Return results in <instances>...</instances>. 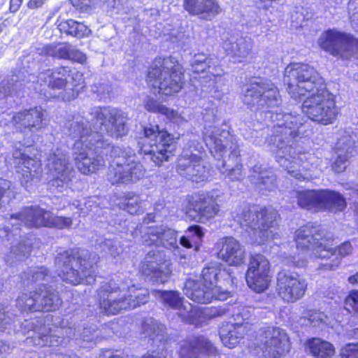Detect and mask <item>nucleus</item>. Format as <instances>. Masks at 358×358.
<instances>
[{"instance_id":"f257e3e1","label":"nucleus","mask_w":358,"mask_h":358,"mask_svg":"<svg viewBox=\"0 0 358 358\" xmlns=\"http://www.w3.org/2000/svg\"><path fill=\"white\" fill-rule=\"evenodd\" d=\"M127 115L117 108L95 107L85 116H76L67 125L69 134L78 138L73 145L78 169L85 175L95 173L105 162L97 155L108 143L100 134L117 138L127 133Z\"/></svg>"},{"instance_id":"f03ea898","label":"nucleus","mask_w":358,"mask_h":358,"mask_svg":"<svg viewBox=\"0 0 358 358\" xmlns=\"http://www.w3.org/2000/svg\"><path fill=\"white\" fill-rule=\"evenodd\" d=\"M321 80L317 71L307 64L292 63L285 69L284 82L289 94L294 99L306 98L303 113L311 120L327 125L336 119L338 108L335 96L317 87Z\"/></svg>"},{"instance_id":"7ed1b4c3","label":"nucleus","mask_w":358,"mask_h":358,"mask_svg":"<svg viewBox=\"0 0 358 358\" xmlns=\"http://www.w3.org/2000/svg\"><path fill=\"white\" fill-rule=\"evenodd\" d=\"M271 118L273 121H277L273 126V135L269 143L271 151L275 154L280 166L292 177L299 180H306L307 178L299 170L305 157L304 154L296 152L289 145L291 138L296 135L297 129L302 124L301 116L276 113L272 114Z\"/></svg>"},{"instance_id":"20e7f679","label":"nucleus","mask_w":358,"mask_h":358,"mask_svg":"<svg viewBox=\"0 0 358 358\" xmlns=\"http://www.w3.org/2000/svg\"><path fill=\"white\" fill-rule=\"evenodd\" d=\"M136 291L134 285H118L114 281L103 282L97 290L100 312L116 315L145 303L148 299L147 291L140 289L138 294Z\"/></svg>"},{"instance_id":"39448f33","label":"nucleus","mask_w":358,"mask_h":358,"mask_svg":"<svg viewBox=\"0 0 358 358\" xmlns=\"http://www.w3.org/2000/svg\"><path fill=\"white\" fill-rule=\"evenodd\" d=\"M278 212L271 207H250L236 216L235 220L242 227L252 230V239L259 245L268 244L280 238L275 226Z\"/></svg>"},{"instance_id":"423d86ee","label":"nucleus","mask_w":358,"mask_h":358,"mask_svg":"<svg viewBox=\"0 0 358 358\" xmlns=\"http://www.w3.org/2000/svg\"><path fill=\"white\" fill-rule=\"evenodd\" d=\"M98 256L87 250L78 252L76 258L69 253L59 255L56 258L57 275L66 282L78 285L82 282L91 283L94 281L95 265Z\"/></svg>"},{"instance_id":"0eeeda50","label":"nucleus","mask_w":358,"mask_h":358,"mask_svg":"<svg viewBox=\"0 0 358 358\" xmlns=\"http://www.w3.org/2000/svg\"><path fill=\"white\" fill-rule=\"evenodd\" d=\"M111 156L113 159L107 174L111 184H134L144 178L146 169L130 147H114Z\"/></svg>"},{"instance_id":"6e6552de","label":"nucleus","mask_w":358,"mask_h":358,"mask_svg":"<svg viewBox=\"0 0 358 358\" xmlns=\"http://www.w3.org/2000/svg\"><path fill=\"white\" fill-rule=\"evenodd\" d=\"M147 80L160 94L177 93L183 85L182 66L172 57L157 59L148 71Z\"/></svg>"},{"instance_id":"1a4fd4ad","label":"nucleus","mask_w":358,"mask_h":358,"mask_svg":"<svg viewBox=\"0 0 358 358\" xmlns=\"http://www.w3.org/2000/svg\"><path fill=\"white\" fill-rule=\"evenodd\" d=\"M295 241L296 247L307 252L312 251V255L320 259L329 258L336 255L342 259L352 255L353 247L350 241H345L338 247L333 248V240H326L320 237L315 227L310 225L302 227L296 231Z\"/></svg>"},{"instance_id":"9d476101","label":"nucleus","mask_w":358,"mask_h":358,"mask_svg":"<svg viewBox=\"0 0 358 358\" xmlns=\"http://www.w3.org/2000/svg\"><path fill=\"white\" fill-rule=\"evenodd\" d=\"M295 197L299 206L306 209L327 210L336 213L346 207L344 197L329 190H303L296 192Z\"/></svg>"},{"instance_id":"9b49d317","label":"nucleus","mask_w":358,"mask_h":358,"mask_svg":"<svg viewBox=\"0 0 358 358\" xmlns=\"http://www.w3.org/2000/svg\"><path fill=\"white\" fill-rule=\"evenodd\" d=\"M243 101L255 110L271 109L281 102L278 88L270 81L251 83L245 91Z\"/></svg>"},{"instance_id":"f8f14e48","label":"nucleus","mask_w":358,"mask_h":358,"mask_svg":"<svg viewBox=\"0 0 358 358\" xmlns=\"http://www.w3.org/2000/svg\"><path fill=\"white\" fill-rule=\"evenodd\" d=\"M145 138L154 141L150 143L152 149L145 152L151 156V160L156 166H160L164 162H168L176 149L175 141L166 131L159 130V126L150 125L144 128Z\"/></svg>"},{"instance_id":"ddd939ff","label":"nucleus","mask_w":358,"mask_h":358,"mask_svg":"<svg viewBox=\"0 0 358 358\" xmlns=\"http://www.w3.org/2000/svg\"><path fill=\"white\" fill-rule=\"evenodd\" d=\"M47 166L52 176L49 185L59 189L61 192L62 189L67 188L75 174L67 153L59 148L52 150L48 157Z\"/></svg>"},{"instance_id":"4468645a","label":"nucleus","mask_w":358,"mask_h":358,"mask_svg":"<svg viewBox=\"0 0 358 358\" xmlns=\"http://www.w3.org/2000/svg\"><path fill=\"white\" fill-rule=\"evenodd\" d=\"M308 283L297 273L282 270L277 274L276 290L285 302L294 303L301 299L306 291Z\"/></svg>"},{"instance_id":"2eb2a0df","label":"nucleus","mask_w":358,"mask_h":358,"mask_svg":"<svg viewBox=\"0 0 358 358\" xmlns=\"http://www.w3.org/2000/svg\"><path fill=\"white\" fill-rule=\"evenodd\" d=\"M257 346L266 357H280L289 351V338L279 328L267 327L262 330L257 338Z\"/></svg>"},{"instance_id":"dca6fc26","label":"nucleus","mask_w":358,"mask_h":358,"mask_svg":"<svg viewBox=\"0 0 358 358\" xmlns=\"http://www.w3.org/2000/svg\"><path fill=\"white\" fill-rule=\"evenodd\" d=\"M270 264L262 255L255 254L250 257L246 273V282L248 287L256 292L265 291L269 286Z\"/></svg>"},{"instance_id":"f3484780","label":"nucleus","mask_w":358,"mask_h":358,"mask_svg":"<svg viewBox=\"0 0 358 358\" xmlns=\"http://www.w3.org/2000/svg\"><path fill=\"white\" fill-rule=\"evenodd\" d=\"M171 264L164 259L162 252L150 250L141 265L143 274L150 281L163 284L168 281L171 274Z\"/></svg>"},{"instance_id":"a211bd4d","label":"nucleus","mask_w":358,"mask_h":358,"mask_svg":"<svg viewBox=\"0 0 358 358\" xmlns=\"http://www.w3.org/2000/svg\"><path fill=\"white\" fill-rule=\"evenodd\" d=\"M72 223L71 217L56 216L39 207H27L24 209V224L27 227H48L62 229L70 227Z\"/></svg>"},{"instance_id":"6ab92c4d","label":"nucleus","mask_w":358,"mask_h":358,"mask_svg":"<svg viewBox=\"0 0 358 358\" xmlns=\"http://www.w3.org/2000/svg\"><path fill=\"white\" fill-rule=\"evenodd\" d=\"M177 171L180 176L196 182L204 181L209 176V171L203 164L201 158L187 150H184L178 158Z\"/></svg>"},{"instance_id":"aec40b11","label":"nucleus","mask_w":358,"mask_h":358,"mask_svg":"<svg viewBox=\"0 0 358 358\" xmlns=\"http://www.w3.org/2000/svg\"><path fill=\"white\" fill-rule=\"evenodd\" d=\"M348 41V34L336 29H329L321 34L317 43L323 50L344 59L350 58L352 55V51L346 48Z\"/></svg>"},{"instance_id":"412c9836","label":"nucleus","mask_w":358,"mask_h":358,"mask_svg":"<svg viewBox=\"0 0 358 358\" xmlns=\"http://www.w3.org/2000/svg\"><path fill=\"white\" fill-rule=\"evenodd\" d=\"M155 297L165 306L177 310L178 315L187 323L194 322L197 316V310L188 302H185L178 291H153Z\"/></svg>"},{"instance_id":"4be33fe9","label":"nucleus","mask_w":358,"mask_h":358,"mask_svg":"<svg viewBox=\"0 0 358 358\" xmlns=\"http://www.w3.org/2000/svg\"><path fill=\"white\" fill-rule=\"evenodd\" d=\"M184 294L189 299L199 303H210L213 299L224 300L227 294L220 287H210L198 280L188 279L184 287Z\"/></svg>"},{"instance_id":"5701e85b","label":"nucleus","mask_w":358,"mask_h":358,"mask_svg":"<svg viewBox=\"0 0 358 358\" xmlns=\"http://www.w3.org/2000/svg\"><path fill=\"white\" fill-rule=\"evenodd\" d=\"M356 140V134L349 131H345L338 138L335 146L336 157L331 165L334 172L341 173L346 169L350 156L355 147Z\"/></svg>"},{"instance_id":"b1692460","label":"nucleus","mask_w":358,"mask_h":358,"mask_svg":"<svg viewBox=\"0 0 358 358\" xmlns=\"http://www.w3.org/2000/svg\"><path fill=\"white\" fill-rule=\"evenodd\" d=\"M217 349L208 338L200 335L190 338L181 344L180 358H199L203 355H215Z\"/></svg>"},{"instance_id":"393cba45","label":"nucleus","mask_w":358,"mask_h":358,"mask_svg":"<svg viewBox=\"0 0 358 358\" xmlns=\"http://www.w3.org/2000/svg\"><path fill=\"white\" fill-rule=\"evenodd\" d=\"M143 243L146 245H161L170 250L178 248L176 231L164 226L149 228Z\"/></svg>"},{"instance_id":"a878e982","label":"nucleus","mask_w":358,"mask_h":358,"mask_svg":"<svg viewBox=\"0 0 358 358\" xmlns=\"http://www.w3.org/2000/svg\"><path fill=\"white\" fill-rule=\"evenodd\" d=\"M26 326L33 328V334L26 338L27 343H33L41 347L57 346L62 341L60 336L52 334V329L43 324L41 320L27 322Z\"/></svg>"},{"instance_id":"bb28decb","label":"nucleus","mask_w":358,"mask_h":358,"mask_svg":"<svg viewBox=\"0 0 358 358\" xmlns=\"http://www.w3.org/2000/svg\"><path fill=\"white\" fill-rule=\"evenodd\" d=\"M183 6L190 15L206 21H211L222 12L215 0H184Z\"/></svg>"},{"instance_id":"cd10ccee","label":"nucleus","mask_w":358,"mask_h":358,"mask_svg":"<svg viewBox=\"0 0 358 358\" xmlns=\"http://www.w3.org/2000/svg\"><path fill=\"white\" fill-rule=\"evenodd\" d=\"M192 211L196 213L197 220L201 222L214 217L219 211L217 196L211 192L199 194L192 203L189 213Z\"/></svg>"},{"instance_id":"c85d7f7f","label":"nucleus","mask_w":358,"mask_h":358,"mask_svg":"<svg viewBox=\"0 0 358 358\" xmlns=\"http://www.w3.org/2000/svg\"><path fill=\"white\" fill-rule=\"evenodd\" d=\"M252 330L248 323H226L220 329V337L223 345L229 348H234Z\"/></svg>"},{"instance_id":"c756f323","label":"nucleus","mask_w":358,"mask_h":358,"mask_svg":"<svg viewBox=\"0 0 358 358\" xmlns=\"http://www.w3.org/2000/svg\"><path fill=\"white\" fill-rule=\"evenodd\" d=\"M70 76V69L67 67H60L55 70H47L41 72L38 76L37 83L42 86H47L52 90H61L68 89Z\"/></svg>"},{"instance_id":"7c9ffc66","label":"nucleus","mask_w":358,"mask_h":358,"mask_svg":"<svg viewBox=\"0 0 358 358\" xmlns=\"http://www.w3.org/2000/svg\"><path fill=\"white\" fill-rule=\"evenodd\" d=\"M45 111L41 107H34L24 111V136L30 135L27 141V146H31L38 139L36 131L45 125Z\"/></svg>"},{"instance_id":"2f4dec72","label":"nucleus","mask_w":358,"mask_h":358,"mask_svg":"<svg viewBox=\"0 0 358 358\" xmlns=\"http://www.w3.org/2000/svg\"><path fill=\"white\" fill-rule=\"evenodd\" d=\"M218 256L231 266H238L244 262L245 251L238 241L228 237L223 242Z\"/></svg>"},{"instance_id":"473e14b6","label":"nucleus","mask_w":358,"mask_h":358,"mask_svg":"<svg viewBox=\"0 0 358 358\" xmlns=\"http://www.w3.org/2000/svg\"><path fill=\"white\" fill-rule=\"evenodd\" d=\"M228 136L227 130L215 127L207 129L204 141L212 153H222L225 151Z\"/></svg>"},{"instance_id":"72a5a7b5","label":"nucleus","mask_w":358,"mask_h":358,"mask_svg":"<svg viewBox=\"0 0 358 358\" xmlns=\"http://www.w3.org/2000/svg\"><path fill=\"white\" fill-rule=\"evenodd\" d=\"M250 180L261 191L271 192L276 186V178L271 171L263 169L261 166L256 165L252 168Z\"/></svg>"},{"instance_id":"f704fd0d","label":"nucleus","mask_w":358,"mask_h":358,"mask_svg":"<svg viewBox=\"0 0 358 358\" xmlns=\"http://www.w3.org/2000/svg\"><path fill=\"white\" fill-rule=\"evenodd\" d=\"M35 296L40 298L41 303V311H53L59 308L62 301L58 296L57 292L50 289L47 285H42L35 292Z\"/></svg>"},{"instance_id":"c9c22d12","label":"nucleus","mask_w":358,"mask_h":358,"mask_svg":"<svg viewBox=\"0 0 358 358\" xmlns=\"http://www.w3.org/2000/svg\"><path fill=\"white\" fill-rule=\"evenodd\" d=\"M306 352L315 358H331L335 354L334 345L320 338H313L305 344Z\"/></svg>"},{"instance_id":"e433bc0d","label":"nucleus","mask_w":358,"mask_h":358,"mask_svg":"<svg viewBox=\"0 0 358 358\" xmlns=\"http://www.w3.org/2000/svg\"><path fill=\"white\" fill-rule=\"evenodd\" d=\"M68 80L70 81L68 85V89L59 92V94L57 96V97L61 98L64 101H70L76 98L79 90L84 87L83 76L80 72H73L70 70V76L68 78ZM54 96H56V95H54Z\"/></svg>"},{"instance_id":"4c0bfd02","label":"nucleus","mask_w":358,"mask_h":358,"mask_svg":"<svg viewBox=\"0 0 358 358\" xmlns=\"http://www.w3.org/2000/svg\"><path fill=\"white\" fill-rule=\"evenodd\" d=\"M252 44L250 38L241 37L235 41L229 42L226 46V51L232 57L245 59L250 55Z\"/></svg>"},{"instance_id":"58836bf2","label":"nucleus","mask_w":358,"mask_h":358,"mask_svg":"<svg viewBox=\"0 0 358 358\" xmlns=\"http://www.w3.org/2000/svg\"><path fill=\"white\" fill-rule=\"evenodd\" d=\"M164 333V326L153 318H147L142 324L141 334L145 337L162 342L165 339Z\"/></svg>"},{"instance_id":"ea45409f","label":"nucleus","mask_w":358,"mask_h":358,"mask_svg":"<svg viewBox=\"0 0 358 358\" xmlns=\"http://www.w3.org/2000/svg\"><path fill=\"white\" fill-rule=\"evenodd\" d=\"M144 106L148 111L164 115L175 123L181 124L184 121L183 117L177 111L170 110L165 106L161 105L153 99H147L145 101Z\"/></svg>"},{"instance_id":"a19ab883","label":"nucleus","mask_w":358,"mask_h":358,"mask_svg":"<svg viewBox=\"0 0 358 358\" xmlns=\"http://www.w3.org/2000/svg\"><path fill=\"white\" fill-rule=\"evenodd\" d=\"M203 236V233L201 228L198 225H194L189 227L186 235L180 238V243L186 248H194L196 250H198Z\"/></svg>"},{"instance_id":"79ce46f5","label":"nucleus","mask_w":358,"mask_h":358,"mask_svg":"<svg viewBox=\"0 0 358 358\" xmlns=\"http://www.w3.org/2000/svg\"><path fill=\"white\" fill-rule=\"evenodd\" d=\"M58 28L62 32L78 38L87 36L90 32V30L84 24L73 20L61 22L58 24Z\"/></svg>"},{"instance_id":"37998d69","label":"nucleus","mask_w":358,"mask_h":358,"mask_svg":"<svg viewBox=\"0 0 358 358\" xmlns=\"http://www.w3.org/2000/svg\"><path fill=\"white\" fill-rule=\"evenodd\" d=\"M71 45L65 43H53L44 46L41 53L46 56L67 59Z\"/></svg>"},{"instance_id":"c03bdc74","label":"nucleus","mask_w":358,"mask_h":358,"mask_svg":"<svg viewBox=\"0 0 358 358\" xmlns=\"http://www.w3.org/2000/svg\"><path fill=\"white\" fill-rule=\"evenodd\" d=\"M41 171V164L40 160L34 155V157L26 156L24 153V179H32L37 177Z\"/></svg>"},{"instance_id":"a18cd8bd","label":"nucleus","mask_w":358,"mask_h":358,"mask_svg":"<svg viewBox=\"0 0 358 358\" xmlns=\"http://www.w3.org/2000/svg\"><path fill=\"white\" fill-rule=\"evenodd\" d=\"M220 272L221 270L217 264H211L203 269L202 278L199 281L207 284L208 286L218 287L217 282Z\"/></svg>"},{"instance_id":"49530a36","label":"nucleus","mask_w":358,"mask_h":358,"mask_svg":"<svg viewBox=\"0 0 358 358\" xmlns=\"http://www.w3.org/2000/svg\"><path fill=\"white\" fill-rule=\"evenodd\" d=\"M123 205L124 209L131 215L142 213L144 211L139 196L133 193L125 194Z\"/></svg>"},{"instance_id":"de8ad7c7","label":"nucleus","mask_w":358,"mask_h":358,"mask_svg":"<svg viewBox=\"0 0 358 358\" xmlns=\"http://www.w3.org/2000/svg\"><path fill=\"white\" fill-rule=\"evenodd\" d=\"M102 250L108 252L111 256L115 257L122 252V246L117 240L106 239L100 245Z\"/></svg>"},{"instance_id":"09e8293b","label":"nucleus","mask_w":358,"mask_h":358,"mask_svg":"<svg viewBox=\"0 0 358 358\" xmlns=\"http://www.w3.org/2000/svg\"><path fill=\"white\" fill-rule=\"evenodd\" d=\"M348 10L352 27L358 31V0H350Z\"/></svg>"},{"instance_id":"8fccbe9b","label":"nucleus","mask_w":358,"mask_h":358,"mask_svg":"<svg viewBox=\"0 0 358 358\" xmlns=\"http://www.w3.org/2000/svg\"><path fill=\"white\" fill-rule=\"evenodd\" d=\"M226 178H228L231 181H238L243 178L244 176L242 171V164L237 162L235 167L230 169H225L224 171L221 170Z\"/></svg>"},{"instance_id":"3c124183","label":"nucleus","mask_w":358,"mask_h":358,"mask_svg":"<svg viewBox=\"0 0 358 358\" xmlns=\"http://www.w3.org/2000/svg\"><path fill=\"white\" fill-rule=\"evenodd\" d=\"M25 309L29 311H41L40 298L35 296V292H31L29 298L26 299L24 301V310Z\"/></svg>"},{"instance_id":"603ef678","label":"nucleus","mask_w":358,"mask_h":358,"mask_svg":"<svg viewBox=\"0 0 358 358\" xmlns=\"http://www.w3.org/2000/svg\"><path fill=\"white\" fill-rule=\"evenodd\" d=\"M341 358H358V343H348L341 349Z\"/></svg>"},{"instance_id":"864d4df0","label":"nucleus","mask_w":358,"mask_h":358,"mask_svg":"<svg viewBox=\"0 0 358 358\" xmlns=\"http://www.w3.org/2000/svg\"><path fill=\"white\" fill-rule=\"evenodd\" d=\"M22 259V250L20 247L13 246L10 253L6 257V262L10 265L15 264Z\"/></svg>"},{"instance_id":"5fc2aeb1","label":"nucleus","mask_w":358,"mask_h":358,"mask_svg":"<svg viewBox=\"0 0 358 358\" xmlns=\"http://www.w3.org/2000/svg\"><path fill=\"white\" fill-rule=\"evenodd\" d=\"M69 57H68L67 59L80 64H83L87 60V57L84 53L71 45L70 47V51L69 52Z\"/></svg>"},{"instance_id":"6e6d98bb","label":"nucleus","mask_w":358,"mask_h":358,"mask_svg":"<svg viewBox=\"0 0 358 358\" xmlns=\"http://www.w3.org/2000/svg\"><path fill=\"white\" fill-rule=\"evenodd\" d=\"M341 264V259L335 257L330 262L320 264L318 269L321 271H334L338 268Z\"/></svg>"},{"instance_id":"4d7b16f0","label":"nucleus","mask_w":358,"mask_h":358,"mask_svg":"<svg viewBox=\"0 0 358 358\" xmlns=\"http://www.w3.org/2000/svg\"><path fill=\"white\" fill-rule=\"evenodd\" d=\"M49 278L47 269L43 267L38 268L32 275V280L34 281H48Z\"/></svg>"},{"instance_id":"13d9d810","label":"nucleus","mask_w":358,"mask_h":358,"mask_svg":"<svg viewBox=\"0 0 358 358\" xmlns=\"http://www.w3.org/2000/svg\"><path fill=\"white\" fill-rule=\"evenodd\" d=\"M22 145L18 143V146L15 145V150L13 152V164L17 169H20V165L22 163Z\"/></svg>"},{"instance_id":"bf43d9fd","label":"nucleus","mask_w":358,"mask_h":358,"mask_svg":"<svg viewBox=\"0 0 358 358\" xmlns=\"http://www.w3.org/2000/svg\"><path fill=\"white\" fill-rule=\"evenodd\" d=\"M207 57L203 54H198L194 56V57L190 61L192 70L193 71L194 69V66L201 65L203 66H208V63L206 62Z\"/></svg>"},{"instance_id":"052dcab7","label":"nucleus","mask_w":358,"mask_h":358,"mask_svg":"<svg viewBox=\"0 0 358 358\" xmlns=\"http://www.w3.org/2000/svg\"><path fill=\"white\" fill-rule=\"evenodd\" d=\"M324 315L320 312H313L309 316L310 324L313 326L319 325L324 320Z\"/></svg>"},{"instance_id":"680f3d73","label":"nucleus","mask_w":358,"mask_h":358,"mask_svg":"<svg viewBox=\"0 0 358 358\" xmlns=\"http://www.w3.org/2000/svg\"><path fill=\"white\" fill-rule=\"evenodd\" d=\"M346 48L352 51V55L350 57L355 54H358V39L354 38L349 35V41H348V46Z\"/></svg>"},{"instance_id":"e2e57ef3","label":"nucleus","mask_w":358,"mask_h":358,"mask_svg":"<svg viewBox=\"0 0 358 358\" xmlns=\"http://www.w3.org/2000/svg\"><path fill=\"white\" fill-rule=\"evenodd\" d=\"M100 358H126L123 357L122 353L117 351L107 350L101 352Z\"/></svg>"},{"instance_id":"0e129e2a","label":"nucleus","mask_w":358,"mask_h":358,"mask_svg":"<svg viewBox=\"0 0 358 358\" xmlns=\"http://www.w3.org/2000/svg\"><path fill=\"white\" fill-rule=\"evenodd\" d=\"M141 358H166V351L164 349L152 351L143 355Z\"/></svg>"},{"instance_id":"69168bd1","label":"nucleus","mask_w":358,"mask_h":358,"mask_svg":"<svg viewBox=\"0 0 358 358\" xmlns=\"http://www.w3.org/2000/svg\"><path fill=\"white\" fill-rule=\"evenodd\" d=\"M104 3L110 10H119L122 6L120 0H104Z\"/></svg>"},{"instance_id":"338daca9","label":"nucleus","mask_w":358,"mask_h":358,"mask_svg":"<svg viewBox=\"0 0 358 358\" xmlns=\"http://www.w3.org/2000/svg\"><path fill=\"white\" fill-rule=\"evenodd\" d=\"M61 331H64L62 329H58L57 331L59 334H62V336L67 337V338H76L77 337V334L76 329H73L72 327H69L68 329H65V332L61 333Z\"/></svg>"},{"instance_id":"774afa93","label":"nucleus","mask_w":358,"mask_h":358,"mask_svg":"<svg viewBox=\"0 0 358 358\" xmlns=\"http://www.w3.org/2000/svg\"><path fill=\"white\" fill-rule=\"evenodd\" d=\"M96 336L92 335L90 331L87 329H85L80 335V338L87 342H93L95 341Z\"/></svg>"}]
</instances>
